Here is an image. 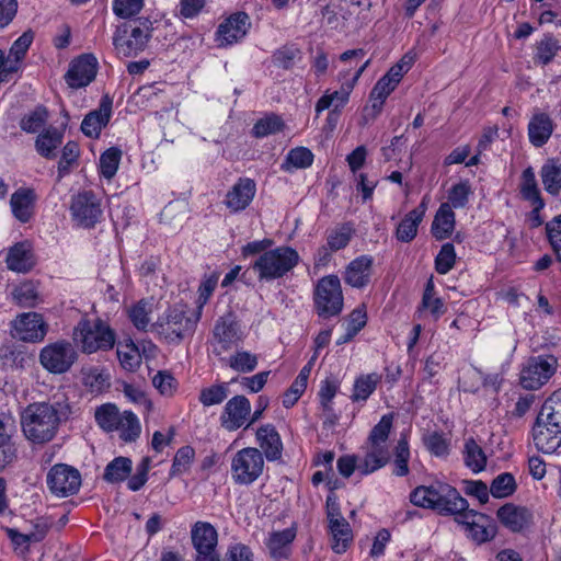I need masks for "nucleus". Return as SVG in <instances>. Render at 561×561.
Listing matches in <instances>:
<instances>
[{
  "label": "nucleus",
  "instance_id": "obj_1",
  "mask_svg": "<svg viewBox=\"0 0 561 561\" xmlns=\"http://www.w3.org/2000/svg\"><path fill=\"white\" fill-rule=\"evenodd\" d=\"M70 413L71 408L65 401L31 403L21 413L23 434L33 444L50 442L56 436L60 422Z\"/></svg>",
  "mask_w": 561,
  "mask_h": 561
},
{
  "label": "nucleus",
  "instance_id": "obj_2",
  "mask_svg": "<svg viewBox=\"0 0 561 561\" xmlns=\"http://www.w3.org/2000/svg\"><path fill=\"white\" fill-rule=\"evenodd\" d=\"M410 501L415 506L435 510L442 515L456 514L469 506L456 488L444 482L415 488L410 494Z\"/></svg>",
  "mask_w": 561,
  "mask_h": 561
},
{
  "label": "nucleus",
  "instance_id": "obj_3",
  "mask_svg": "<svg viewBox=\"0 0 561 561\" xmlns=\"http://www.w3.org/2000/svg\"><path fill=\"white\" fill-rule=\"evenodd\" d=\"M199 320V312L192 311L186 306H174L151 324V332L169 344L179 345L183 340L193 336Z\"/></svg>",
  "mask_w": 561,
  "mask_h": 561
},
{
  "label": "nucleus",
  "instance_id": "obj_4",
  "mask_svg": "<svg viewBox=\"0 0 561 561\" xmlns=\"http://www.w3.org/2000/svg\"><path fill=\"white\" fill-rule=\"evenodd\" d=\"M299 262L298 252L286 245L265 251L251 267L260 280H274L289 273Z\"/></svg>",
  "mask_w": 561,
  "mask_h": 561
},
{
  "label": "nucleus",
  "instance_id": "obj_5",
  "mask_svg": "<svg viewBox=\"0 0 561 561\" xmlns=\"http://www.w3.org/2000/svg\"><path fill=\"white\" fill-rule=\"evenodd\" d=\"M152 22L148 18H139L130 24L117 27L113 36V45L118 55L136 56L142 51L152 32Z\"/></svg>",
  "mask_w": 561,
  "mask_h": 561
},
{
  "label": "nucleus",
  "instance_id": "obj_6",
  "mask_svg": "<svg viewBox=\"0 0 561 561\" xmlns=\"http://www.w3.org/2000/svg\"><path fill=\"white\" fill-rule=\"evenodd\" d=\"M73 335L82 352L88 354L113 348L116 339L114 331L101 319L80 321Z\"/></svg>",
  "mask_w": 561,
  "mask_h": 561
},
{
  "label": "nucleus",
  "instance_id": "obj_7",
  "mask_svg": "<svg viewBox=\"0 0 561 561\" xmlns=\"http://www.w3.org/2000/svg\"><path fill=\"white\" fill-rule=\"evenodd\" d=\"M313 301L320 318L329 319L339 316L344 306L340 278L336 275L320 278L314 288Z\"/></svg>",
  "mask_w": 561,
  "mask_h": 561
},
{
  "label": "nucleus",
  "instance_id": "obj_8",
  "mask_svg": "<svg viewBox=\"0 0 561 561\" xmlns=\"http://www.w3.org/2000/svg\"><path fill=\"white\" fill-rule=\"evenodd\" d=\"M264 470V457L260 449L245 447L236 453L231 460V477L236 484L250 485Z\"/></svg>",
  "mask_w": 561,
  "mask_h": 561
},
{
  "label": "nucleus",
  "instance_id": "obj_9",
  "mask_svg": "<svg viewBox=\"0 0 561 561\" xmlns=\"http://www.w3.org/2000/svg\"><path fill=\"white\" fill-rule=\"evenodd\" d=\"M78 359L75 346L66 340H59L44 346L38 356L39 364L48 373L61 375L71 369Z\"/></svg>",
  "mask_w": 561,
  "mask_h": 561
},
{
  "label": "nucleus",
  "instance_id": "obj_10",
  "mask_svg": "<svg viewBox=\"0 0 561 561\" xmlns=\"http://www.w3.org/2000/svg\"><path fill=\"white\" fill-rule=\"evenodd\" d=\"M553 356H534L528 358L520 370L519 382L524 389L537 390L553 376L557 369Z\"/></svg>",
  "mask_w": 561,
  "mask_h": 561
},
{
  "label": "nucleus",
  "instance_id": "obj_11",
  "mask_svg": "<svg viewBox=\"0 0 561 561\" xmlns=\"http://www.w3.org/2000/svg\"><path fill=\"white\" fill-rule=\"evenodd\" d=\"M403 57L398 64L392 66L389 71L382 76L374 85L370 92L371 108L377 116L383 106L389 94L397 88L403 75L409 70L412 59L405 60Z\"/></svg>",
  "mask_w": 561,
  "mask_h": 561
},
{
  "label": "nucleus",
  "instance_id": "obj_12",
  "mask_svg": "<svg viewBox=\"0 0 561 561\" xmlns=\"http://www.w3.org/2000/svg\"><path fill=\"white\" fill-rule=\"evenodd\" d=\"M242 340L243 333L232 313H227L216 321L213 330V351L216 355L228 352Z\"/></svg>",
  "mask_w": 561,
  "mask_h": 561
},
{
  "label": "nucleus",
  "instance_id": "obj_13",
  "mask_svg": "<svg viewBox=\"0 0 561 561\" xmlns=\"http://www.w3.org/2000/svg\"><path fill=\"white\" fill-rule=\"evenodd\" d=\"M47 485L53 494L66 497L79 491L81 474L71 466L58 463L49 470Z\"/></svg>",
  "mask_w": 561,
  "mask_h": 561
},
{
  "label": "nucleus",
  "instance_id": "obj_14",
  "mask_svg": "<svg viewBox=\"0 0 561 561\" xmlns=\"http://www.w3.org/2000/svg\"><path fill=\"white\" fill-rule=\"evenodd\" d=\"M12 336L23 342H42L48 331L43 316L37 312H24L12 321Z\"/></svg>",
  "mask_w": 561,
  "mask_h": 561
},
{
  "label": "nucleus",
  "instance_id": "obj_15",
  "mask_svg": "<svg viewBox=\"0 0 561 561\" xmlns=\"http://www.w3.org/2000/svg\"><path fill=\"white\" fill-rule=\"evenodd\" d=\"M98 72V59L92 54H83L73 59L65 75V80L72 89H80L90 84Z\"/></svg>",
  "mask_w": 561,
  "mask_h": 561
},
{
  "label": "nucleus",
  "instance_id": "obj_16",
  "mask_svg": "<svg viewBox=\"0 0 561 561\" xmlns=\"http://www.w3.org/2000/svg\"><path fill=\"white\" fill-rule=\"evenodd\" d=\"M70 209L73 218L85 228L93 227L102 215L100 202L92 192L75 196Z\"/></svg>",
  "mask_w": 561,
  "mask_h": 561
},
{
  "label": "nucleus",
  "instance_id": "obj_17",
  "mask_svg": "<svg viewBox=\"0 0 561 561\" xmlns=\"http://www.w3.org/2000/svg\"><path fill=\"white\" fill-rule=\"evenodd\" d=\"M251 414V403L244 396L232 397L225 405L220 423L227 431L240 428Z\"/></svg>",
  "mask_w": 561,
  "mask_h": 561
},
{
  "label": "nucleus",
  "instance_id": "obj_18",
  "mask_svg": "<svg viewBox=\"0 0 561 561\" xmlns=\"http://www.w3.org/2000/svg\"><path fill=\"white\" fill-rule=\"evenodd\" d=\"M113 100L107 94L102 96L99 107L88 113L82 123V133L90 138H98L112 116Z\"/></svg>",
  "mask_w": 561,
  "mask_h": 561
},
{
  "label": "nucleus",
  "instance_id": "obj_19",
  "mask_svg": "<svg viewBox=\"0 0 561 561\" xmlns=\"http://www.w3.org/2000/svg\"><path fill=\"white\" fill-rule=\"evenodd\" d=\"M256 192L255 182L249 178H240L227 192L225 205L233 213L245 209L253 201Z\"/></svg>",
  "mask_w": 561,
  "mask_h": 561
},
{
  "label": "nucleus",
  "instance_id": "obj_20",
  "mask_svg": "<svg viewBox=\"0 0 561 561\" xmlns=\"http://www.w3.org/2000/svg\"><path fill=\"white\" fill-rule=\"evenodd\" d=\"M250 18L244 12H237L221 23L217 31L220 45H231L245 36Z\"/></svg>",
  "mask_w": 561,
  "mask_h": 561
},
{
  "label": "nucleus",
  "instance_id": "obj_21",
  "mask_svg": "<svg viewBox=\"0 0 561 561\" xmlns=\"http://www.w3.org/2000/svg\"><path fill=\"white\" fill-rule=\"evenodd\" d=\"M535 446L545 454H553L561 446V428L536 419L533 427Z\"/></svg>",
  "mask_w": 561,
  "mask_h": 561
},
{
  "label": "nucleus",
  "instance_id": "obj_22",
  "mask_svg": "<svg viewBox=\"0 0 561 561\" xmlns=\"http://www.w3.org/2000/svg\"><path fill=\"white\" fill-rule=\"evenodd\" d=\"M256 443L268 461H276L283 455V442L279 433L272 424H264L256 430Z\"/></svg>",
  "mask_w": 561,
  "mask_h": 561
},
{
  "label": "nucleus",
  "instance_id": "obj_23",
  "mask_svg": "<svg viewBox=\"0 0 561 561\" xmlns=\"http://www.w3.org/2000/svg\"><path fill=\"white\" fill-rule=\"evenodd\" d=\"M455 515H457V522L466 527L467 536L477 543H482L493 538V529L485 527L478 522V519L484 518L483 514H479L467 507Z\"/></svg>",
  "mask_w": 561,
  "mask_h": 561
},
{
  "label": "nucleus",
  "instance_id": "obj_24",
  "mask_svg": "<svg viewBox=\"0 0 561 561\" xmlns=\"http://www.w3.org/2000/svg\"><path fill=\"white\" fill-rule=\"evenodd\" d=\"M36 194L34 190L20 187L10 198L13 217L22 224L28 222L34 215Z\"/></svg>",
  "mask_w": 561,
  "mask_h": 561
},
{
  "label": "nucleus",
  "instance_id": "obj_25",
  "mask_svg": "<svg viewBox=\"0 0 561 561\" xmlns=\"http://www.w3.org/2000/svg\"><path fill=\"white\" fill-rule=\"evenodd\" d=\"M373 257L362 255L353 260L346 267L344 280L355 288H363L368 285L371 276Z\"/></svg>",
  "mask_w": 561,
  "mask_h": 561
},
{
  "label": "nucleus",
  "instance_id": "obj_26",
  "mask_svg": "<svg viewBox=\"0 0 561 561\" xmlns=\"http://www.w3.org/2000/svg\"><path fill=\"white\" fill-rule=\"evenodd\" d=\"M497 517L501 523L512 531H520L529 526L533 514L526 507L505 504L499 508Z\"/></svg>",
  "mask_w": 561,
  "mask_h": 561
},
{
  "label": "nucleus",
  "instance_id": "obj_27",
  "mask_svg": "<svg viewBox=\"0 0 561 561\" xmlns=\"http://www.w3.org/2000/svg\"><path fill=\"white\" fill-rule=\"evenodd\" d=\"M7 266L16 273H27L34 265V256L31 245L26 242H19L11 247L5 257Z\"/></svg>",
  "mask_w": 561,
  "mask_h": 561
},
{
  "label": "nucleus",
  "instance_id": "obj_28",
  "mask_svg": "<svg viewBox=\"0 0 561 561\" xmlns=\"http://www.w3.org/2000/svg\"><path fill=\"white\" fill-rule=\"evenodd\" d=\"M295 538V527L271 533L266 540L270 556L274 559H287L291 553V543Z\"/></svg>",
  "mask_w": 561,
  "mask_h": 561
},
{
  "label": "nucleus",
  "instance_id": "obj_29",
  "mask_svg": "<svg viewBox=\"0 0 561 561\" xmlns=\"http://www.w3.org/2000/svg\"><path fill=\"white\" fill-rule=\"evenodd\" d=\"M191 538L196 551L217 549L218 533L210 523L196 522L192 527Z\"/></svg>",
  "mask_w": 561,
  "mask_h": 561
},
{
  "label": "nucleus",
  "instance_id": "obj_30",
  "mask_svg": "<svg viewBox=\"0 0 561 561\" xmlns=\"http://www.w3.org/2000/svg\"><path fill=\"white\" fill-rule=\"evenodd\" d=\"M455 213L448 203H443L437 209L431 226V232L436 240H445L455 229Z\"/></svg>",
  "mask_w": 561,
  "mask_h": 561
},
{
  "label": "nucleus",
  "instance_id": "obj_31",
  "mask_svg": "<svg viewBox=\"0 0 561 561\" xmlns=\"http://www.w3.org/2000/svg\"><path fill=\"white\" fill-rule=\"evenodd\" d=\"M64 140V133L56 127L45 128L35 140V149L45 159H54Z\"/></svg>",
  "mask_w": 561,
  "mask_h": 561
},
{
  "label": "nucleus",
  "instance_id": "obj_32",
  "mask_svg": "<svg viewBox=\"0 0 561 561\" xmlns=\"http://www.w3.org/2000/svg\"><path fill=\"white\" fill-rule=\"evenodd\" d=\"M552 131L553 122L545 113L535 114L528 124L529 141L535 147H542L551 137Z\"/></svg>",
  "mask_w": 561,
  "mask_h": 561
},
{
  "label": "nucleus",
  "instance_id": "obj_33",
  "mask_svg": "<svg viewBox=\"0 0 561 561\" xmlns=\"http://www.w3.org/2000/svg\"><path fill=\"white\" fill-rule=\"evenodd\" d=\"M390 459L389 448H378L368 445L364 457H358V472L366 476L385 467Z\"/></svg>",
  "mask_w": 561,
  "mask_h": 561
},
{
  "label": "nucleus",
  "instance_id": "obj_34",
  "mask_svg": "<svg viewBox=\"0 0 561 561\" xmlns=\"http://www.w3.org/2000/svg\"><path fill=\"white\" fill-rule=\"evenodd\" d=\"M540 176L547 193L557 196L561 192V163L557 159H549L541 167Z\"/></svg>",
  "mask_w": 561,
  "mask_h": 561
},
{
  "label": "nucleus",
  "instance_id": "obj_35",
  "mask_svg": "<svg viewBox=\"0 0 561 561\" xmlns=\"http://www.w3.org/2000/svg\"><path fill=\"white\" fill-rule=\"evenodd\" d=\"M330 533L332 535V549L334 552L344 553L353 540V531L345 518L339 522L329 524Z\"/></svg>",
  "mask_w": 561,
  "mask_h": 561
},
{
  "label": "nucleus",
  "instance_id": "obj_36",
  "mask_svg": "<svg viewBox=\"0 0 561 561\" xmlns=\"http://www.w3.org/2000/svg\"><path fill=\"white\" fill-rule=\"evenodd\" d=\"M133 461L127 457H116L104 469L103 479L108 483H121L131 472Z\"/></svg>",
  "mask_w": 561,
  "mask_h": 561
},
{
  "label": "nucleus",
  "instance_id": "obj_37",
  "mask_svg": "<svg viewBox=\"0 0 561 561\" xmlns=\"http://www.w3.org/2000/svg\"><path fill=\"white\" fill-rule=\"evenodd\" d=\"M561 49L559 41L552 34H545L536 43L534 61L540 65H548Z\"/></svg>",
  "mask_w": 561,
  "mask_h": 561
},
{
  "label": "nucleus",
  "instance_id": "obj_38",
  "mask_svg": "<svg viewBox=\"0 0 561 561\" xmlns=\"http://www.w3.org/2000/svg\"><path fill=\"white\" fill-rule=\"evenodd\" d=\"M537 419L540 422L558 425L561 428V388L554 391L542 404Z\"/></svg>",
  "mask_w": 561,
  "mask_h": 561
},
{
  "label": "nucleus",
  "instance_id": "obj_39",
  "mask_svg": "<svg viewBox=\"0 0 561 561\" xmlns=\"http://www.w3.org/2000/svg\"><path fill=\"white\" fill-rule=\"evenodd\" d=\"M353 89V83L342 87L334 92H325L316 104V113L319 115L322 111L330 108L341 110L348 102L350 93Z\"/></svg>",
  "mask_w": 561,
  "mask_h": 561
},
{
  "label": "nucleus",
  "instance_id": "obj_40",
  "mask_svg": "<svg viewBox=\"0 0 561 561\" xmlns=\"http://www.w3.org/2000/svg\"><path fill=\"white\" fill-rule=\"evenodd\" d=\"M12 296L14 301L23 308H33L39 302L37 284L32 280L18 285L13 289Z\"/></svg>",
  "mask_w": 561,
  "mask_h": 561
},
{
  "label": "nucleus",
  "instance_id": "obj_41",
  "mask_svg": "<svg viewBox=\"0 0 561 561\" xmlns=\"http://www.w3.org/2000/svg\"><path fill=\"white\" fill-rule=\"evenodd\" d=\"M313 162V153L306 147H297L286 156L282 164V169L286 172H291L294 169H306Z\"/></svg>",
  "mask_w": 561,
  "mask_h": 561
},
{
  "label": "nucleus",
  "instance_id": "obj_42",
  "mask_svg": "<svg viewBox=\"0 0 561 561\" xmlns=\"http://www.w3.org/2000/svg\"><path fill=\"white\" fill-rule=\"evenodd\" d=\"M393 415L385 414L369 433L367 443L369 446L388 448L387 440L392 428Z\"/></svg>",
  "mask_w": 561,
  "mask_h": 561
},
{
  "label": "nucleus",
  "instance_id": "obj_43",
  "mask_svg": "<svg viewBox=\"0 0 561 561\" xmlns=\"http://www.w3.org/2000/svg\"><path fill=\"white\" fill-rule=\"evenodd\" d=\"M463 459L466 466L473 472L482 471L486 465L484 451L473 438H469L465 443Z\"/></svg>",
  "mask_w": 561,
  "mask_h": 561
},
{
  "label": "nucleus",
  "instance_id": "obj_44",
  "mask_svg": "<svg viewBox=\"0 0 561 561\" xmlns=\"http://www.w3.org/2000/svg\"><path fill=\"white\" fill-rule=\"evenodd\" d=\"M122 413L115 404H103L95 410V421L101 428L106 432H114L117 430Z\"/></svg>",
  "mask_w": 561,
  "mask_h": 561
},
{
  "label": "nucleus",
  "instance_id": "obj_45",
  "mask_svg": "<svg viewBox=\"0 0 561 561\" xmlns=\"http://www.w3.org/2000/svg\"><path fill=\"white\" fill-rule=\"evenodd\" d=\"M117 424L119 436L125 442L136 440L141 432V426L138 417L131 411H124Z\"/></svg>",
  "mask_w": 561,
  "mask_h": 561
},
{
  "label": "nucleus",
  "instance_id": "obj_46",
  "mask_svg": "<svg viewBox=\"0 0 561 561\" xmlns=\"http://www.w3.org/2000/svg\"><path fill=\"white\" fill-rule=\"evenodd\" d=\"M354 234V228L350 222L340 225L328 232L327 244L331 251H339L348 245Z\"/></svg>",
  "mask_w": 561,
  "mask_h": 561
},
{
  "label": "nucleus",
  "instance_id": "obj_47",
  "mask_svg": "<svg viewBox=\"0 0 561 561\" xmlns=\"http://www.w3.org/2000/svg\"><path fill=\"white\" fill-rule=\"evenodd\" d=\"M519 192L522 197L529 203H536L538 201H543L538 188L536 175L534 169L528 167L522 173Z\"/></svg>",
  "mask_w": 561,
  "mask_h": 561
},
{
  "label": "nucleus",
  "instance_id": "obj_48",
  "mask_svg": "<svg viewBox=\"0 0 561 561\" xmlns=\"http://www.w3.org/2000/svg\"><path fill=\"white\" fill-rule=\"evenodd\" d=\"M152 312L151 304L140 300L128 310V317L134 327L140 331L151 330L150 314Z\"/></svg>",
  "mask_w": 561,
  "mask_h": 561
},
{
  "label": "nucleus",
  "instance_id": "obj_49",
  "mask_svg": "<svg viewBox=\"0 0 561 561\" xmlns=\"http://www.w3.org/2000/svg\"><path fill=\"white\" fill-rule=\"evenodd\" d=\"M377 374L362 375L356 378L354 382L353 393L351 396L353 401H366L369 396L375 391L379 382Z\"/></svg>",
  "mask_w": 561,
  "mask_h": 561
},
{
  "label": "nucleus",
  "instance_id": "obj_50",
  "mask_svg": "<svg viewBox=\"0 0 561 561\" xmlns=\"http://www.w3.org/2000/svg\"><path fill=\"white\" fill-rule=\"evenodd\" d=\"M366 312L359 308L353 310L346 320L345 333L336 340L337 345L348 343L366 324Z\"/></svg>",
  "mask_w": 561,
  "mask_h": 561
},
{
  "label": "nucleus",
  "instance_id": "obj_51",
  "mask_svg": "<svg viewBox=\"0 0 561 561\" xmlns=\"http://www.w3.org/2000/svg\"><path fill=\"white\" fill-rule=\"evenodd\" d=\"M122 159V150L111 147L105 150L100 158V172L107 180L114 178L117 172Z\"/></svg>",
  "mask_w": 561,
  "mask_h": 561
},
{
  "label": "nucleus",
  "instance_id": "obj_52",
  "mask_svg": "<svg viewBox=\"0 0 561 561\" xmlns=\"http://www.w3.org/2000/svg\"><path fill=\"white\" fill-rule=\"evenodd\" d=\"M80 150L79 146L75 141H68L62 150L61 157L58 161V178L61 179L69 174L72 167L77 164L79 159Z\"/></svg>",
  "mask_w": 561,
  "mask_h": 561
},
{
  "label": "nucleus",
  "instance_id": "obj_53",
  "mask_svg": "<svg viewBox=\"0 0 561 561\" xmlns=\"http://www.w3.org/2000/svg\"><path fill=\"white\" fill-rule=\"evenodd\" d=\"M284 126L285 124L280 116L271 114L254 124L252 134L257 138H262L282 131Z\"/></svg>",
  "mask_w": 561,
  "mask_h": 561
},
{
  "label": "nucleus",
  "instance_id": "obj_54",
  "mask_svg": "<svg viewBox=\"0 0 561 561\" xmlns=\"http://www.w3.org/2000/svg\"><path fill=\"white\" fill-rule=\"evenodd\" d=\"M516 490L515 478L510 472L499 474L491 483L490 493L496 499L512 495Z\"/></svg>",
  "mask_w": 561,
  "mask_h": 561
},
{
  "label": "nucleus",
  "instance_id": "obj_55",
  "mask_svg": "<svg viewBox=\"0 0 561 561\" xmlns=\"http://www.w3.org/2000/svg\"><path fill=\"white\" fill-rule=\"evenodd\" d=\"M472 188L468 180L454 184L448 192V204L450 208H463L472 195Z\"/></svg>",
  "mask_w": 561,
  "mask_h": 561
},
{
  "label": "nucleus",
  "instance_id": "obj_56",
  "mask_svg": "<svg viewBox=\"0 0 561 561\" xmlns=\"http://www.w3.org/2000/svg\"><path fill=\"white\" fill-rule=\"evenodd\" d=\"M194 457H195V450L193 447H191V446L181 447L176 451V454L173 458L172 467L170 470V476L175 477V476H181V474L187 472L191 468Z\"/></svg>",
  "mask_w": 561,
  "mask_h": 561
},
{
  "label": "nucleus",
  "instance_id": "obj_57",
  "mask_svg": "<svg viewBox=\"0 0 561 561\" xmlns=\"http://www.w3.org/2000/svg\"><path fill=\"white\" fill-rule=\"evenodd\" d=\"M47 118V110L44 106H38L21 119L20 127L25 133L35 134L46 124Z\"/></svg>",
  "mask_w": 561,
  "mask_h": 561
},
{
  "label": "nucleus",
  "instance_id": "obj_58",
  "mask_svg": "<svg viewBox=\"0 0 561 561\" xmlns=\"http://www.w3.org/2000/svg\"><path fill=\"white\" fill-rule=\"evenodd\" d=\"M456 252L453 243H445L435 257V270L438 274H447L455 265Z\"/></svg>",
  "mask_w": 561,
  "mask_h": 561
},
{
  "label": "nucleus",
  "instance_id": "obj_59",
  "mask_svg": "<svg viewBox=\"0 0 561 561\" xmlns=\"http://www.w3.org/2000/svg\"><path fill=\"white\" fill-rule=\"evenodd\" d=\"M218 279H219V274L214 272L210 275L205 276L198 287V297L196 300L197 308L195 311L199 312L201 317H202L204 306L207 304L208 299L210 298L215 288L217 287Z\"/></svg>",
  "mask_w": 561,
  "mask_h": 561
},
{
  "label": "nucleus",
  "instance_id": "obj_60",
  "mask_svg": "<svg viewBox=\"0 0 561 561\" xmlns=\"http://www.w3.org/2000/svg\"><path fill=\"white\" fill-rule=\"evenodd\" d=\"M424 445L436 457H445L449 454V442L444 434L432 432L424 436Z\"/></svg>",
  "mask_w": 561,
  "mask_h": 561
},
{
  "label": "nucleus",
  "instance_id": "obj_61",
  "mask_svg": "<svg viewBox=\"0 0 561 561\" xmlns=\"http://www.w3.org/2000/svg\"><path fill=\"white\" fill-rule=\"evenodd\" d=\"M410 458V449L408 440L402 437L398 440L394 453L393 474L404 477L409 473L408 461Z\"/></svg>",
  "mask_w": 561,
  "mask_h": 561
},
{
  "label": "nucleus",
  "instance_id": "obj_62",
  "mask_svg": "<svg viewBox=\"0 0 561 561\" xmlns=\"http://www.w3.org/2000/svg\"><path fill=\"white\" fill-rule=\"evenodd\" d=\"M229 366L239 373H251L257 366V357L247 351L237 352L229 358Z\"/></svg>",
  "mask_w": 561,
  "mask_h": 561
},
{
  "label": "nucleus",
  "instance_id": "obj_63",
  "mask_svg": "<svg viewBox=\"0 0 561 561\" xmlns=\"http://www.w3.org/2000/svg\"><path fill=\"white\" fill-rule=\"evenodd\" d=\"M421 220L415 219L410 213L400 221L396 230V237L401 242H411L417 233Z\"/></svg>",
  "mask_w": 561,
  "mask_h": 561
},
{
  "label": "nucleus",
  "instance_id": "obj_64",
  "mask_svg": "<svg viewBox=\"0 0 561 561\" xmlns=\"http://www.w3.org/2000/svg\"><path fill=\"white\" fill-rule=\"evenodd\" d=\"M0 358L4 364L23 368L32 360V356L20 347H2L0 348Z\"/></svg>",
  "mask_w": 561,
  "mask_h": 561
}]
</instances>
